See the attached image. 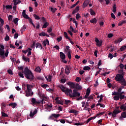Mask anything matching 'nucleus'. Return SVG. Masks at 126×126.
<instances>
[{
    "label": "nucleus",
    "instance_id": "nucleus-8",
    "mask_svg": "<svg viewBox=\"0 0 126 126\" xmlns=\"http://www.w3.org/2000/svg\"><path fill=\"white\" fill-rule=\"evenodd\" d=\"M90 88H88L87 89V91L86 93V94L84 96L85 99H87V101H90L91 100L90 98H89V95H90Z\"/></svg>",
    "mask_w": 126,
    "mask_h": 126
},
{
    "label": "nucleus",
    "instance_id": "nucleus-33",
    "mask_svg": "<svg viewBox=\"0 0 126 126\" xmlns=\"http://www.w3.org/2000/svg\"><path fill=\"white\" fill-rule=\"evenodd\" d=\"M113 12L115 13L116 11H117V5L115 4L113 6V10H112Z\"/></svg>",
    "mask_w": 126,
    "mask_h": 126
},
{
    "label": "nucleus",
    "instance_id": "nucleus-29",
    "mask_svg": "<svg viewBox=\"0 0 126 126\" xmlns=\"http://www.w3.org/2000/svg\"><path fill=\"white\" fill-rule=\"evenodd\" d=\"M13 3H15V4L17 5V4H19V3H21V1L20 0H19L17 1V0H13Z\"/></svg>",
    "mask_w": 126,
    "mask_h": 126
},
{
    "label": "nucleus",
    "instance_id": "nucleus-13",
    "mask_svg": "<svg viewBox=\"0 0 126 126\" xmlns=\"http://www.w3.org/2000/svg\"><path fill=\"white\" fill-rule=\"evenodd\" d=\"M68 85H69V86H70V87H71V88H75L76 86V84L73 83V82H69L67 83Z\"/></svg>",
    "mask_w": 126,
    "mask_h": 126
},
{
    "label": "nucleus",
    "instance_id": "nucleus-2",
    "mask_svg": "<svg viewBox=\"0 0 126 126\" xmlns=\"http://www.w3.org/2000/svg\"><path fill=\"white\" fill-rule=\"evenodd\" d=\"M4 46L3 45L0 44V56H1V59H4V58H7L8 57V49H7L5 51L4 50ZM5 53V54H4Z\"/></svg>",
    "mask_w": 126,
    "mask_h": 126
},
{
    "label": "nucleus",
    "instance_id": "nucleus-15",
    "mask_svg": "<svg viewBox=\"0 0 126 126\" xmlns=\"http://www.w3.org/2000/svg\"><path fill=\"white\" fill-rule=\"evenodd\" d=\"M32 102L33 104H41V101L36 100V98H32Z\"/></svg>",
    "mask_w": 126,
    "mask_h": 126
},
{
    "label": "nucleus",
    "instance_id": "nucleus-50",
    "mask_svg": "<svg viewBox=\"0 0 126 126\" xmlns=\"http://www.w3.org/2000/svg\"><path fill=\"white\" fill-rule=\"evenodd\" d=\"M71 101L69 100H64V104L65 105H68V104H69V103H70Z\"/></svg>",
    "mask_w": 126,
    "mask_h": 126
},
{
    "label": "nucleus",
    "instance_id": "nucleus-16",
    "mask_svg": "<svg viewBox=\"0 0 126 126\" xmlns=\"http://www.w3.org/2000/svg\"><path fill=\"white\" fill-rule=\"evenodd\" d=\"M35 48H38L39 49H40V50H42L43 49V46H42V44L41 43L37 42L35 44Z\"/></svg>",
    "mask_w": 126,
    "mask_h": 126
},
{
    "label": "nucleus",
    "instance_id": "nucleus-42",
    "mask_svg": "<svg viewBox=\"0 0 126 126\" xmlns=\"http://www.w3.org/2000/svg\"><path fill=\"white\" fill-rule=\"evenodd\" d=\"M50 10H51L52 12H53V13H55V12H56V10H58V9L55 8H53V7H51L50 8Z\"/></svg>",
    "mask_w": 126,
    "mask_h": 126
},
{
    "label": "nucleus",
    "instance_id": "nucleus-64",
    "mask_svg": "<svg viewBox=\"0 0 126 126\" xmlns=\"http://www.w3.org/2000/svg\"><path fill=\"white\" fill-rule=\"evenodd\" d=\"M63 37L62 36H59L57 38L58 42H61V40H62Z\"/></svg>",
    "mask_w": 126,
    "mask_h": 126
},
{
    "label": "nucleus",
    "instance_id": "nucleus-60",
    "mask_svg": "<svg viewBox=\"0 0 126 126\" xmlns=\"http://www.w3.org/2000/svg\"><path fill=\"white\" fill-rule=\"evenodd\" d=\"M99 98L100 99L98 100V103H100V102L103 100V94H101Z\"/></svg>",
    "mask_w": 126,
    "mask_h": 126
},
{
    "label": "nucleus",
    "instance_id": "nucleus-47",
    "mask_svg": "<svg viewBox=\"0 0 126 126\" xmlns=\"http://www.w3.org/2000/svg\"><path fill=\"white\" fill-rule=\"evenodd\" d=\"M39 36H43V37H45L46 36V33L44 32H41V33L38 34Z\"/></svg>",
    "mask_w": 126,
    "mask_h": 126
},
{
    "label": "nucleus",
    "instance_id": "nucleus-58",
    "mask_svg": "<svg viewBox=\"0 0 126 126\" xmlns=\"http://www.w3.org/2000/svg\"><path fill=\"white\" fill-rule=\"evenodd\" d=\"M7 72L8 73H9V74H10L11 75H12V74H13V72H12V70H11V69L8 70Z\"/></svg>",
    "mask_w": 126,
    "mask_h": 126
},
{
    "label": "nucleus",
    "instance_id": "nucleus-26",
    "mask_svg": "<svg viewBox=\"0 0 126 126\" xmlns=\"http://www.w3.org/2000/svg\"><path fill=\"white\" fill-rule=\"evenodd\" d=\"M9 106H12L13 109H14V108H16V107L17 106V104L15 103H11L9 104Z\"/></svg>",
    "mask_w": 126,
    "mask_h": 126
},
{
    "label": "nucleus",
    "instance_id": "nucleus-41",
    "mask_svg": "<svg viewBox=\"0 0 126 126\" xmlns=\"http://www.w3.org/2000/svg\"><path fill=\"white\" fill-rule=\"evenodd\" d=\"M33 17H34L35 19H36V20H40V17H39V16L37 15L36 14H33Z\"/></svg>",
    "mask_w": 126,
    "mask_h": 126
},
{
    "label": "nucleus",
    "instance_id": "nucleus-3",
    "mask_svg": "<svg viewBox=\"0 0 126 126\" xmlns=\"http://www.w3.org/2000/svg\"><path fill=\"white\" fill-rule=\"evenodd\" d=\"M68 95L70 96V98H75L76 97H79V96H80V93L77 92V90L75 89L73 90L72 93V90H71V89H70V91L69 92Z\"/></svg>",
    "mask_w": 126,
    "mask_h": 126
},
{
    "label": "nucleus",
    "instance_id": "nucleus-19",
    "mask_svg": "<svg viewBox=\"0 0 126 126\" xmlns=\"http://www.w3.org/2000/svg\"><path fill=\"white\" fill-rule=\"evenodd\" d=\"M90 22L93 23V24H96L97 23V19L96 18H92L90 20Z\"/></svg>",
    "mask_w": 126,
    "mask_h": 126
},
{
    "label": "nucleus",
    "instance_id": "nucleus-45",
    "mask_svg": "<svg viewBox=\"0 0 126 126\" xmlns=\"http://www.w3.org/2000/svg\"><path fill=\"white\" fill-rule=\"evenodd\" d=\"M73 23H75L76 28H77V26L78 25V23H77V22L75 21V19L73 18L72 20Z\"/></svg>",
    "mask_w": 126,
    "mask_h": 126
},
{
    "label": "nucleus",
    "instance_id": "nucleus-52",
    "mask_svg": "<svg viewBox=\"0 0 126 126\" xmlns=\"http://www.w3.org/2000/svg\"><path fill=\"white\" fill-rule=\"evenodd\" d=\"M35 70L36 71H37V72H41V68L38 66L35 68Z\"/></svg>",
    "mask_w": 126,
    "mask_h": 126
},
{
    "label": "nucleus",
    "instance_id": "nucleus-17",
    "mask_svg": "<svg viewBox=\"0 0 126 126\" xmlns=\"http://www.w3.org/2000/svg\"><path fill=\"white\" fill-rule=\"evenodd\" d=\"M3 9H4V8H6V9H12V6L11 5H7L6 6L3 5Z\"/></svg>",
    "mask_w": 126,
    "mask_h": 126
},
{
    "label": "nucleus",
    "instance_id": "nucleus-21",
    "mask_svg": "<svg viewBox=\"0 0 126 126\" xmlns=\"http://www.w3.org/2000/svg\"><path fill=\"white\" fill-rule=\"evenodd\" d=\"M120 109L123 110V111H126V103L122 104Z\"/></svg>",
    "mask_w": 126,
    "mask_h": 126
},
{
    "label": "nucleus",
    "instance_id": "nucleus-1",
    "mask_svg": "<svg viewBox=\"0 0 126 126\" xmlns=\"http://www.w3.org/2000/svg\"><path fill=\"white\" fill-rule=\"evenodd\" d=\"M23 73L25 74V77L27 79H30L31 80H34L35 79V77L33 75V73L28 69V67H26L24 70H22V72H19L18 75L22 78H24Z\"/></svg>",
    "mask_w": 126,
    "mask_h": 126
},
{
    "label": "nucleus",
    "instance_id": "nucleus-31",
    "mask_svg": "<svg viewBox=\"0 0 126 126\" xmlns=\"http://www.w3.org/2000/svg\"><path fill=\"white\" fill-rule=\"evenodd\" d=\"M64 37H65V38H66V39H67L68 40L70 41V38L69 37H68V35H67V33L66 32H64Z\"/></svg>",
    "mask_w": 126,
    "mask_h": 126
},
{
    "label": "nucleus",
    "instance_id": "nucleus-54",
    "mask_svg": "<svg viewBox=\"0 0 126 126\" xmlns=\"http://www.w3.org/2000/svg\"><path fill=\"white\" fill-rule=\"evenodd\" d=\"M0 22L1 24V26H3L4 21H3V19H1V18H0Z\"/></svg>",
    "mask_w": 126,
    "mask_h": 126
},
{
    "label": "nucleus",
    "instance_id": "nucleus-11",
    "mask_svg": "<svg viewBox=\"0 0 126 126\" xmlns=\"http://www.w3.org/2000/svg\"><path fill=\"white\" fill-rule=\"evenodd\" d=\"M42 45H43L44 48H46V46H47V45H50L49 39H46V40H44L42 42Z\"/></svg>",
    "mask_w": 126,
    "mask_h": 126
},
{
    "label": "nucleus",
    "instance_id": "nucleus-20",
    "mask_svg": "<svg viewBox=\"0 0 126 126\" xmlns=\"http://www.w3.org/2000/svg\"><path fill=\"white\" fill-rule=\"evenodd\" d=\"M119 83H120V84H122V85H123V86H126V79H125V78L123 79L122 80H121L119 82Z\"/></svg>",
    "mask_w": 126,
    "mask_h": 126
},
{
    "label": "nucleus",
    "instance_id": "nucleus-7",
    "mask_svg": "<svg viewBox=\"0 0 126 126\" xmlns=\"http://www.w3.org/2000/svg\"><path fill=\"white\" fill-rule=\"evenodd\" d=\"M124 75H125V74H118L115 76V80H116V81H119L120 82L121 80L124 79Z\"/></svg>",
    "mask_w": 126,
    "mask_h": 126
},
{
    "label": "nucleus",
    "instance_id": "nucleus-30",
    "mask_svg": "<svg viewBox=\"0 0 126 126\" xmlns=\"http://www.w3.org/2000/svg\"><path fill=\"white\" fill-rule=\"evenodd\" d=\"M126 46L123 45L120 48L121 52H124V51H126Z\"/></svg>",
    "mask_w": 126,
    "mask_h": 126
},
{
    "label": "nucleus",
    "instance_id": "nucleus-23",
    "mask_svg": "<svg viewBox=\"0 0 126 126\" xmlns=\"http://www.w3.org/2000/svg\"><path fill=\"white\" fill-rule=\"evenodd\" d=\"M69 114H78V111L72 109L69 110Z\"/></svg>",
    "mask_w": 126,
    "mask_h": 126
},
{
    "label": "nucleus",
    "instance_id": "nucleus-32",
    "mask_svg": "<svg viewBox=\"0 0 126 126\" xmlns=\"http://www.w3.org/2000/svg\"><path fill=\"white\" fill-rule=\"evenodd\" d=\"M49 23H48L47 22L44 23V24L42 26V28H47V27H48V26H49Z\"/></svg>",
    "mask_w": 126,
    "mask_h": 126
},
{
    "label": "nucleus",
    "instance_id": "nucleus-43",
    "mask_svg": "<svg viewBox=\"0 0 126 126\" xmlns=\"http://www.w3.org/2000/svg\"><path fill=\"white\" fill-rule=\"evenodd\" d=\"M102 44H103V41H99L98 42L96 43V45L98 47H101L102 46Z\"/></svg>",
    "mask_w": 126,
    "mask_h": 126
},
{
    "label": "nucleus",
    "instance_id": "nucleus-55",
    "mask_svg": "<svg viewBox=\"0 0 126 126\" xmlns=\"http://www.w3.org/2000/svg\"><path fill=\"white\" fill-rule=\"evenodd\" d=\"M82 99H83V97H82V96H80V95L79 96V97H77V98L76 99V100L77 101H79V100H82Z\"/></svg>",
    "mask_w": 126,
    "mask_h": 126
},
{
    "label": "nucleus",
    "instance_id": "nucleus-59",
    "mask_svg": "<svg viewBox=\"0 0 126 126\" xmlns=\"http://www.w3.org/2000/svg\"><path fill=\"white\" fill-rule=\"evenodd\" d=\"M105 114V112H100L96 114L97 117H99V116H103Z\"/></svg>",
    "mask_w": 126,
    "mask_h": 126
},
{
    "label": "nucleus",
    "instance_id": "nucleus-37",
    "mask_svg": "<svg viewBox=\"0 0 126 126\" xmlns=\"http://www.w3.org/2000/svg\"><path fill=\"white\" fill-rule=\"evenodd\" d=\"M52 108H53V105L52 104H50V105L47 104L46 107V109H47V110H49V109H51Z\"/></svg>",
    "mask_w": 126,
    "mask_h": 126
},
{
    "label": "nucleus",
    "instance_id": "nucleus-49",
    "mask_svg": "<svg viewBox=\"0 0 126 126\" xmlns=\"http://www.w3.org/2000/svg\"><path fill=\"white\" fill-rule=\"evenodd\" d=\"M15 24H16V25H17L18 24V18H16L14 19V20H13Z\"/></svg>",
    "mask_w": 126,
    "mask_h": 126
},
{
    "label": "nucleus",
    "instance_id": "nucleus-5",
    "mask_svg": "<svg viewBox=\"0 0 126 126\" xmlns=\"http://www.w3.org/2000/svg\"><path fill=\"white\" fill-rule=\"evenodd\" d=\"M60 89L62 90V91H63V92H64L65 94H66V95H68L69 93V91H70V89L67 88H65L64 87V86H63V85H61L60 86Z\"/></svg>",
    "mask_w": 126,
    "mask_h": 126
},
{
    "label": "nucleus",
    "instance_id": "nucleus-61",
    "mask_svg": "<svg viewBox=\"0 0 126 126\" xmlns=\"http://www.w3.org/2000/svg\"><path fill=\"white\" fill-rule=\"evenodd\" d=\"M83 125H84L83 123H76L74 124L75 126H82Z\"/></svg>",
    "mask_w": 126,
    "mask_h": 126
},
{
    "label": "nucleus",
    "instance_id": "nucleus-14",
    "mask_svg": "<svg viewBox=\"0 0 126 126\" xmlns=\"http://www.w3.org/2000/svg\"><path fill=\"white\" fill-rule=\"evenodd\" d=\"M41 97L42 98V100H41V102L44 103V101H48V97L46 96L45 94H42L41 95Z\"/></svg>",
    "mask_w": 126,
    "mask_h": 126
},
{
    "label": "nucleus",
    "instance_id": "nucleus-4",
    "mask_svg": "<svg viewBox=\"0 0 126 126\" xmlns=\"http://www.w3.org/2000/svg\"><path fill=\"white\" fill-rule=\"evenodd\" d=\"M32 88H33V86L32 85H27V91L26 92V96L27 97H30V96H32V95H34V93L32 92ZM31 92H32L31 93Z\"/></svg>",
    "mask_w": 126,
    "mask_h": 126
},
{
    "label": "nucleus",
    "instance_id": "nucleus-36",
    "mask_svg": "<svg viewBox=\"0 0 126 126\" xmlns=\"http://www.w3.org/2000/svg\"><path fill=\"white\" fill-rule=\"evenodd\" d=\"M90 69H91V68H90L89 66H85L83 67L84 70H89Z\"/></svg>",
    "mask_w": 126,
    "mask_h": 126
},
{
    "label": "nucleus",
    "instance_id": "nucleus-10",
    "mask_svg": "<svg viewBox=\"0 0 126 126\" xmlns=\"http://www.w3.org/2000/svg\"><path fill=\"white\" fill-rule=\"evenodd\" d=\"M65 73L68 75L70 73V67L68 65H66L65 67Z\"/></svg>",
    "mask_w": 126,
    "mask_h": 126
},
{
    "label": "nucleus",
    "instance_id": "nucleus-62",
    "mask_svg": "<svg viewBox=\"0 0 126 126\" xmlns=\"http://www.w3.org/2000/svg\"><path fill=\"white\" fill-rule=\"evenodd\" d=\"M75 80L77 82H79L81 81V78L80 77H77Z\"/></svg>",
    "mask_w": 126,
    "mask_h": 126
},
{
    "label": "nucleus",
    "instance_id": "nucleus-24",
    "mask_svg": "<svg viewBox=\"0 0 126 126\" xmlns=\"http://www.w3.org/2000/svg\"><path fill=\"white\" fill-rule=\"evenodd\" d=\"M118 96L119 97V99H120V100L125 99V95L120 94V93H119V94H118Z\"/></svg>",
    "mask_w": 126,
    "mask_h": 126
},
{
    "label": "nucleus",
    "instance_id": "nucleus-40",
    "mask_svg": "<svg viewBox=\"0 0 126 126\" xmlns=\"http://www.w3.org/2000/svg\"><path fill=\"white\" fill-rule=\"evenodd\" d=\"M1 116L2 117H8V115H7V114H6L5 113H4L3 112H1Z\"/></svg>",
    "mask_w": 126,
    "mask_h": 126
},
{
    "label": "nucleus",
    "instance_id": "nucleus-39",
    "mask_svg": "<svg viewBox=\"0 0 126 126\" xmlns=\"http://www.w3.org/2000/svg\"><path fill=\"white\" fill-rule=\"evenodd\" d=\"M121 117H122V118L126 119V112H123L121 114Z\"/></svg>",
    "mask_w": 126,
    "mask_h": 126
},
{
    "label": "nucleus",
    "instance_id": "nucleus-27",
    "mask_svg": "<svg viewBox=\"0 0 126 126\" xmlns=\"http://www.w3.org/2000/svg\"><path fill=\"white\" fill-rule=\"evenodd\" d=\"M22 59L25 61V62H28V63H29V62H30V59H29V58H26L24 56H23L22 57Z\"/></svg>",
    "mask_w": 126,
    "mask_h": 126
},
{
    "label": "nucleus",
    "instance_id": "nucleus-28",
    "mask_svg": "<svg viewBox=\"0 0 126 126\" xmlns=\"http://www.w3.org/2000/svg\"><path fill=\"white\" fill-rule=\"evenodd\" d=\"M122 41H123V39H122L121 38H119L115 41V44H119V43H121Z\"/></svg>",
    "mask_w": 126,
    "mask_h": 126
},
{
    "label": "nucleus",
    "instance_id": "nucleus-25",
    "mask_svg": "<svg viewBox=\"0 0 126 126\" xmlns=\"http://www.w3.org/2000/svg\"><path fill=\"white\" fill-rule=\"evenodd\" d=\"M126 21L122 20L118 24V26H122L123 24H126Z\"/></svg>",
    "mask_w": 126,
    "mask_h": 126
},
{
    "label": "nucleus",
    "instance_id": "nucleus-38",
    "mask_svg": "<svg viewBox=\"0 0 126 126\" xmlns=\"http://www.w3.org/2000/svg\"><path fill=\"white\" fill-rule=\"evenodd\" d=\"M113 99L115 101H119V100H120V97H119V95H115L113 97Z\"/></svg>",
    "mask_w": 126,
    "mask_h": 126
},
{
    "label": "nucleus",
    "instance_id": "nucleus-9",
    "mask_svg": "<svg viewBox=\"0 0 126 126\" xmlns=\"http://www.w3.org/2000/svg\"><path fill=\"white\" fill-rule=\"evenodd\" d=\"M59 117H60V114H52L49 117V120H54V119H58Z\"/></svg>",
    "mask_w": 126,
    "mask_h": 126
},
{
    "label": "nucleus",
    "instance_id": "nucleus-18",
    "mask_svg": "<svg viewBox=\"0 0 126 126\" xmlns=\"http://www.w3.org/2000/svg\"><path fill=\"white\" fill-rule=\"evenodd\" d=\"M60 57L61 59H62V60H64L65 59V55L64 53H63V52H61L60 53Z\"/></svg>",
    "mask_w": 126,
    "mask_h": 126
},
{
    "label": "nucleus",
    "instance_id": "nucleus-53",
    "mask_svg": "<svg viewBox=\"0 0 126 126\" xmlns=\"http://www.w3.org/2000/svg\"><path fill=\"white\" fill-rule=\"evenodd\" d=\"M4 40L6 41H9V36L7 34L6 35V36L4 38Z\"/></svg>",
    "mask_w": 126,
    "mask_h": 126
},
{
    "label": "nucleus",
    "instance_id": "nucleus-51",
    "mask_svg": "<svg viewBox=\"0 0 126 126\" xmlns=\"http://www.w3.org/2000/svg\"><path fill=\"white\" fill-rule=\"evenodd\" d=\"M120 94V93H118V92H114V93L112 94V95L113 96H118Z\"/></svg>",
    "mask_w": 126,
    "mask_h": 126
},
{
    "label": "nucleus",
    "instance_id": "nucleus-12",
    "mask_svg": "<svg viewBox=\"0 0 126 126\" xmlns=\"http://www.w3.org/2000/svg\"><path fill=\"white\" fill-rule=\"evenodd\" d=\"M22 16L24 18H25L26 19H29V16L28 15L26 14V10H24L22 12Z\"/></svg>",
    "mask_w": 126,
    "mask_h": 126
},
{
    "label": "nucleus",
    "instance_id": "nucleus-57",
    "mask_svg": "<svg viewBox=\"0 0 126 126\" xmlns=\"http://www.w3.org/2000/svg\"><path fill=\"white\" fill-rule=\"evenodd\" d=\"M82 99H83V97H82V96H80V95L79 96V97H77V98L76 99V100L77 101H79V100H82Z\"/></svg>",
    "mask_w": 126,
    "mask_h": 126
},
{
    "label": "nucleus",
    "instance_id": "nucleus-34",
    "mask_svg": "<svg viewBox=\"0 0 126 126\" xmlns=\"http://www.w3.org/2000/svg\"><path fill=\"white\" fill-rule=\"evenodd\" d=\"M89 3V1L87 0H86L83 3V5L84 6H85V7H86V6H87L88 5Z\"/></svg>",
    "mask_w": 126,
    "mask_h": 126
},
{
    "label": "nucleus",
    "instance_id": "nucleus-46",
    "mask_svg": "<svg viewBox=\"0 0 126 126\" xmlns=\"http://www.w3.org/2000/svg\"><path fill=\"white\" fill-rule=\"evenodd\" d=\"M90 12L91 15H95V12L92 9H90Z\"/></svg>",
    "mask_w": 126,
    "mask_h": 126
},
{
    "label": "nucleus",
    "instance_id": "nucleus-6",
    "mask_svg": "<svg viewBox=\"0 0 126 126\" xmlns=\"http://www.w3.org/2000/svg\"><path fill=\"white\" fill-rule=\"evenodd\" d=\"M122 110H117V109H114L112 113L109 112L108 113V116H111V115H112L113 118H116V117H117V115H118V114H120Z\"/></svg>",
    "mask_w": 126,
    "mask_h": 126
},
{
    "label": "nucleus",
    "instance_id": "nucleus-48",
    "mask_svg": "<svg viewBox=\"0 0 126 126\" xmlns=\"http://www.w3.org/2000/svg\"><path fill=\"white\" fill-rule=\"evenodd\" d=\"M25 29H26V26L24 25L22 28V29L20 30L21 33H22V32L25 31Z\"/></svg>",
    "mask_w": 126,
    "mask_h": 126
},
{
    "label": "nucleus",
    "instance_id": "nucleus-63",
    "mask_svg": "<svg viewBox=\"0 0 126 126\" xmlns=\"http://www.w3.org/2000/svg\"><path fill=\"white\" fill-rule=\"evenodd\" d=\"M36 28L37 30H39V29H40V23H38L37 24V26L36 27Z\"/></svg>",
    "mask_w": 126,
    "mask_h": 126
},
{
    "label": "nucleus",
    "instance_id": "nucleus-56",
    "mask_svg": "<svg viewBox=\"0 0 126 126\" xmlns=\"http://www.w3.org/2000/svg\"><path fill=\"white\" fill-rule=\"evenodd\" d=\"M82 99H83V97H82V96H80V95L79 96V97H77V98L76 99V100L77 101H79V100H82Z\"/></svg>",
    "mask_w": 126,
    "mask_h": 126
},
{
    "label": "nucleus",
    "instance_id": "nucleus-35",
    "mask_svg": "<svg viewBox=\"0 0 126 126\" xmlns=\"http://www.w3.org/2000/svg\"><path fill=\"white\" fill-rule=\"evenodd\" d=\"M71 51H69L67 52V57L69 60L71 59Z\"/></svg>",
    "mask_w": 126,
    "mask_h": 126
},
{
    "label": "nucleus",
    "instance_id": "nucleus-22",
    "mask_svg": "<svg viewBox=\"0 0 126 126\" xmlns=\"http://www.w3.org/2000/svg\"><path fill=\"white\" fill-rule=\"evenodd\" d=\"M75 89L76 90H81V89H82V87H81V86H80L79 84H76V87H75Z\"/></svg>",
    "mask_w": 126,
    "mask_h": 126
},
{
    "label": "nucleus",
    "instance_id": "nucleus-44",
    "mask_svg": "<svg viewBox=\"0 0 126 126\" xmlns=\"http://www.w3.org/2000/svg\"><path fill=\"white\" fill-rule=\"evenodd\" d=\"M13 10H14V11H16V8H17V6L15 3H13Z\"/></svg>",
    "mask_w": 126,
    "mask_h": 126
}]
</instances>
